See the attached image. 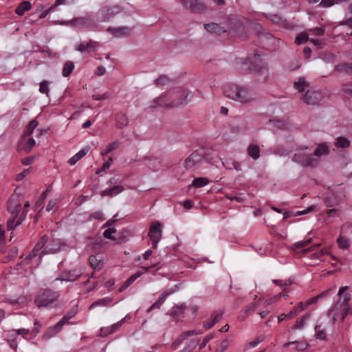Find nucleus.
<instances>
[{
  "label": "nucleus",
  "mask_w": 352,
  "mask_h": 352,
  "mask_svg": "<svg viewBox=\"0 0 352 352\" xmlns=\"http://www.w3.org/2000/svg\"><path fill=\"white\" fill-rule=\"evenodd\" d=\"M188 94V89H168L153 100L151 107H177L187 103Z\"/></svg>",
  "instance_id": "f257e3e1"
},
{
  "label": "nucleus",
  "mask_w": 352,
  "mask_h": 352,
  "mask_svg": "<svg viewBox=\"0 0 352 352\" xmlns=\"http://www.w3.org/2000/svg\"><path fill=\"white\" fill-rule=\"evenodd\" d=\"M347 289V286L340 288L338 294L339 300L328 311V316L332 318L333 322L338 320L343 321L348 315L351 295L348 293L344 294Z\"/></svg>",
  "instance_id": "f03ea898"
},
{
  "label": "nucleus",
  "mask_w": 352,
  "mask_h": 352,
  "mask_svg": "<svg viewBox=\"0 0 352 352\" xmlns=\"http://www.w3.org/2000/svg\"><path fill=\"white\" fill-rule=\"evenodd\" d=\"M58 291L50 288L41 289L34 300V303L38 307L53 306L60 298Z\"/></svg>",
  "instance_id": "7ed1b4c3"
},
{
  "label": "nucleus",
  "mask_w": 352,
  "mask_h": 352,
  "mask_svg": "<svg viewBox=\"0 0 352 352\" xmlns=\"http://www.w3.org/2000/svg\"><path fill=\"white\" fill-rule=\"evenodd\" d=\"M226 97L241 103H247L256 98L253 89H223Z\"/></svg>",
  "instance_id": "20e7f679"
},
{
  "label": "nucleus",
  "mask_w": 352,
  "mask_h": 352,
  "mask_svg": "<svg viewBox=\"0 0 352 352\" xmlns=\"http://www.w3.org/2000/svg\"><path fill=\"white\" fill-rule=\"evenodd\" d=\"M21 208L22 206L19 197L16 195H12L8 202V211L10 214V217L7 222L8 230H13L17 226H15V221L19 217Z\"/></svg>",
  "instance_id": "39448f33"
},
{
  "label": "nucleus",
  "mask_w": 352,
  "mask_h": 352,
  "mask_svg": "<svg viewBox=\"0 0 352 352\" xmlns=\"http://www.w3.org/2000/svg\"><path fill=\"white\" fill-rule=\"evenodd\" d=\"M206 160L209 163L213 164L212 160L206 156L204 149L197 150L192 152L186 160L184 167L187 169L195 168L201 162Z\"/></svg>",
  "instance_id": "423d86ee"
},
{
  "label": "nucleus",
  "mask_w": 352,
  "mask_h": 352,
  "mask_svg": "<svg viewBox=\"0 0 352 352\" xmlns=\"http://www.w3.org/2000/svg\"><path fill=\"white\" fill-rule=\"evenodd\" d=\"M298 97L307 105H315L322 98V93L318 89H298Z\"/></svg>",
  "instance_id": "0eeeda50"
},
{
  "label": "nucleus",
  "mask_w": 352,
  "mask_h": 352,
  "mask_svg": "<svg viewBox=\"0 0 352 352\" xmlns=\"http://www.w3.org/2000/svg\"><path fill=\"white\" fill-rule=\"evenodd\" d=\"M204 27L208 32L221 34L226 31H237L241 27V23L237 20H232L228 23L226 27H221L219 24L214 23L205 24Z\"/></svg>",
  "instance_id": "6e6552de"
},
{
  "label": "nucleus",
  "mask_w": 352,
  "mask_h": 352,
  "mask_svg": "<svg viewBox=\"0 0 352 352\" xmlns=\"http://www.w3.org/2000/svg\"><path fill=\"white\" fill-rule=\"evenodd\" d=\"M292 160L304 167H315L319 162V160L314 157L313 155H308L302 152L295 153Z\"/></svg>",
  "instance_id": "1a4fd4ad"
},
{
  "label": "nucleus",
  "mask_w": 352,
  "mask_h": 352,
  "mask_svg": "<svg viewBox=\"0 0 352 352\" xmlns=\"http://www.w3.org/2000/svg\"><path fill=\"white\" fill-rule=\"evenodd\" d=\"M162 226L159 221H154L151 223L148 236L151 241L152 248L156 249L159 241L162 236Z\"/></svg>",
  "instance_id": "9d476101"
},
{
  "label": "nucleus",
  "mask_w": 352,
  "mask_h": 352,
  "mask_svg": "<svg viewBox=\"0 0 352 352\" xmlns=\"http://www.w3.org/2000/svg\"><path fill=\"white\" fill-rule=\"evenodd\" d=\"M49 236L46 234L43 235L40 240L36 243L34 248L36 250L41 251L43 248V250L40 252L39 259L41 258V256L45 254L49 253H54L56 252L59 247L52 248L50 246V244L45 245L46 243L48 241Z\"/></svg>",
  "instance_id": "9b49d317"
},
{
  "label": "nucleus",
  "mask_w": 352,
  "mask_h": 352,
  "mask_svg": "<svg viewBox=\"0 0 352 352\" xmlns=\"http://www.w3.org/2000/svg\"><path fill=\"white\" fill-rule=\"evenodd\" d=\"M180 78L174 75L169 76L162 74L159 76L155 80V85L157 87H170L176 85Z\"/></svg>",
  "instance_id": "f8f14e48"
},
{
  "label": "nucleus",
  "mask_w": 352,
  "mask_h": 352,
  "mask_svg": "<svg viewBox=\"0 0 352 352\" xmlns=\"http://www.w3.org/2000/svg\"><path fill=\"white\" fill-rule=\"evenodd\" d=\"M81 276V273L76 270H65L62 272L58 278L54 281L60 280L61 282H72L76 280Z\"/></svg>",
  "instance_id": "ddd939ff"
},
{
  "label": "nucleus",
  "mask_w": 352,
  "mask_h": 352,
  "mask_svg": "<svg viewBox=\"0 0 352 352\" xmlns=\"http://www.w3.org/2000/svg\"><path fill=\"white\" fill-rule=\"evenodd\" d=\"M107 31L113 37L122 38L129 36L131 29L125 26L109 27Z\"/></svg>",
  "instance_id": "4468645a"
},
{
  "label": "nucleus",
  "mask_w": 352,
  "mask_h": 352,
  "mask_svg": "<svg viewBox=\"0 0 352 352\" xmlns=\"http://www.w3.org/2000/svg\"><path fill=\"white\" fill-rule=\"evenodd\" d=\"M60 25H67L72 27L82 28H89L91 25V21L88 18H76L72 21H63L60 22Z\"/></svg>",
  "instance_id": "2eb2a0df"
},
{
  "label": "nucleus",
  "mask_w": 352,
  "mask_h": 352,
  "mask_svg": "<svg viewBox=\"0 0 352 352\" xmlns=\"http://www.w3.org/2000/svg\"><path fill=\"white\" fill-rule=\"evenodd\" d=\"M223 311H214L211 315L210 317L204 320L203 322V326L206 329H210L212 328L216 323L221 321L223 318Z\"/></svg>",
  "instance_id": "dca6fc26"
},
{
  "label": "nucleus",
  "mask_w": 352,
  "mask_h": 352,
  "mask_svg": "<svg viewBox=\"0 0 352 352\" xmlns=\"http://www.w3.org/2000/svg\"><path fill=\"white\" fill-rule=\"evenodd\" d=\"M186 309V306L184 305H175L172 307L169 312V315L171 316L176 321L181 320L184 317V311Z\"/></svg>",
  "instance_id": "f3484780"
},
{
  "label": "nucleus",
  "mask_w": 352,
  "mask_h": 352,
  "mask_svg": "<svg viewBox=\"0 0 352 352\" xmlns=\"http://www.w3.org/2000/svg\"><path fill=\"white\" fill-rule=\"evenodd\" d=\"M330 290H331V289H329L322 292L321 294L314 296V298L307 300L305 302H298L296 307L299 308L300 311L305 309L310 305L315 303L318 300V299L326 296L328 294V293L330 292Z\"/></svg>",
  "instance_id": "a211bd4d"
},
{
  "label": "nucleus",
  "mask_w": 352,
  "mask_h": 352,
  "mask_svg": "<svg viewBox=\"0 0 352 352\" xmlns=\"http://www.w3.org/2000/svg\"><path fill=\"white\" fill-rule=\"evenodd\" d=\"M116 126L118 129H122L126 126L129 124V120L126 116L122 113H118L115 115Z\"/></svg>",
  "instance_id": "6ab92c4d"
},
{
  "label": "nucleus",
  "mask_w": 352,
  "mask_h": 352,
  "mask_svg": "<svg viewBox=\"0 0 352 352\" xmlns=\"http://www.w3.org/2000/svg\"><path fill=\"white\" fill-rule=\"evenodd\" d=\"M96 45L92 42H82L77 45L76 50L83 52H92L96 50Z\"/></svg>",
  "instance_id": "aec40b11"
},
{
  "label": "nucleus",
  "mask_w": 352,
  "mask_h": 352,
  "mask_svg": "<svg viewBox=\"0 0 352 352\" xmlns=\"http://www.w3.org/2000/svg\"><path fill=\"white\" fill-rule=\"evenodd\" d=\"M89 151V148H84L78 151L76 155L72 157L69 160L68 163L69 165L73 166L76 164L82 157H83Z\"/></svg>",
  "instance_id": "412c9836"
},
{
  "label": "nucleus",
  "mask_w": 352,
  "mask_h": 352,
  "mask_svg": "<svg viewBox=\"0 0 352 352\" xmlns=\"http://www.w3.org/2000/svg\"><path fill=\"white\" fill-rule=\"evenodd\" d=\"M260 151V148L256 144H250L247 149L248 155L255 160L259 158Z\"/></svg>",
  "instance_id": "4be33fe9"
},
{
  "label": "nucleus",
  "mask_w": 352,
  "mask_h": 352,
  "mask_svg": "<svg viewBox=\"0 0 352 352\" xmlns=\"http://www.w3.org/2000/svg\"><path fill=\"white\" fill-rule=\"evenodd\" d=\"M329 153V148L326 143L320 144L318 146L316 149L314 151L313 154L314 157H320L322 155H326Z\"/></svg>",
  "instance_id": "5701e85b"
},
{
  "label": "nucleus",
  "mask_w": 352,
  "mask_h": 352,
  "mask_svg": "<svg viewBox=\"0 0 352 352\" xmlns=\"http://www.w3.org/2000/svg\"><path fill=\"white\" fill-rule=\"evenodd\" d=\"M350 141L348 138L340 136L335 142V146L337 148H346L350 146Z\"/></svg>",
  "instance_id": "b1692460"
},
{
  "label": "nucleus",
  "mask_w": 352,
  "mask_h": 352,
  "mask_svg": "<svg viewBox=\"0 0 352 352\" xmlns=\"http://www.w3.org/2000/svg\"><path fill=\"white\" fill-rule=\"evenodd\" d=\"M32 6L29 1H23L16 9V13L18 15H23L25 11L29 10Z\"/></svg>",
  "instance_id": "393cba45"
},
{
  "label": "nucleus",
  "mask_w": 352,
  "mask_h": 352,
  "mask_svg": "<svg viewBox=\"0 0 352 352\" xmlns=\"http://www.w3.org/2000/svg\"><path fill=\"white\" fill-rule=\"evenodd\" d=\"M89 263L91 266V267L94 270H100L101 269L100 263L101 259L98 258L97 256L96 255H91L89 257Z\"/></svg>",
  "instance_id": "a878e982"
},
{
  "label": "nucleus",
  "mask_w": 352,
  "mask_h": 352,
  "mask_svg": "<svg viewBox=\"0 0 352 352\" xmlns=\"http://www.w3.org/2000/svg\"><path fill=\"white\" fill-rule=\"evenodd\" d=\"M230 343H231V340L230 338L223 339L221 342L219 346L216 349L214 352H224L225 351H226L228 349Z\"/></svg>",
  "instance_id": "bb28decb"
},
{
  "label": "nucleus",
  "mask_w": 352,
  "mask_h": 352,
  "mask_svg": "<svg viewBox=\"0 0 352 352\" xmlns=\"http://www.w3.org/2000/svg\"><path fill=\"white\" fill-rule=\"evenodd\" d=\"M310 317V314H305L296 321V324L292 327L294 330L302 329L304 327L305 322Z\"/></svg>",
  "instance_id": "cd10ccee"
},
{
  "label": "nucleus",
  "mask_w": 352,
  "mask_h": 352,
  "mask_svg": "<svg viewBox=\"0 0 352 352\" xmlns=\"http://www.w3.org/2000/svg\"><path fill=\"white\" fill-rule=\"evenodd\" d=\"M111 301H112V298L106 297V298H100V299L95 301L94 302H93L91 304V305L90 306V309H91L94 307H96V306H106V305H109L110 302H111Z\"/></svg>",
  "instance_id": "c85d7f7f"
},
{
  "label": "nucleus",
  "mask_w": 352,
  "mask_h": 352,
  "mask_svg": "<svg viewBox=\"0 0 352 352\" xmlns=\"http://www.w3.org/2000/svg\"><path fill=\"white\" fill-rule=\"evenodd\" d=\"M38 121L35 119L30 121L28 125L27 126L25 131H24L23 135H30L32 133L34 129L38 126Z\"/></svg>",
  "instance_id": "c756f323"
},
{
  "label": "nucleus",
  "mask_w": 352,
  "mask_h": 352,
  "mask_svg": "<svg viewBox=\"0 0 352 352\" xmlns=\"http://www.w3.org/2000/svg\"><path fill=\"white\" fill-rule=\"evenodd\" d=\"M291 344H295L296 346V349L297 351H305L308 344L306 343V342H298L297 341H294V342H287V343H285L283 346L284 347H287L288 346L291 345Z\"/></svg>",
  "instance_id": "7c9ffc66"
},
{
  "label": "nucleus",
  "mask_w": 352,
  "mask_h": 352,
  "mask_svg": "<svg viewBox=\"0 0 352 352\" xmlns=\"http://www.w3.org/2000/svg\"><path fill=\"white\" fill-rule=\"evenodd\" d=\"M209 180L206 177H197L192 182V185L196 188L204 187L207 185Z\"/></svg>",
  "instance_id": "2f4dec72"
},
{
  "label": "nucleus",
  "mask_w": 352,
  "mask_h": 352,
  "mask_svg": "<svg viewBox=\"0 0 352 352\" xmlns=\"http://www.w3.org/2000/svg\"><path fill=\"white\" fill-rule=\"evenodd\" d=\"M29 207H30V204L28 201H26L24 205L21 214L20 215L18 220L16 221L15 226H19V225L21 224L22 222L24 221V219L28 214Z\"/></svg>",
  "instance_id": "473e14b6"
},
{
  "label": "nucleus",
  "mask_w": 352,
  "mask_h": 352,
  "mask_svg": "<svg viewBox=\"0 0 352 352\" xmlns=\"http://www.w3.org/2000/svg\"><path fill=\"white\" fill-rule=\"evenodd\" d=\"M102 14L104 15L105 19H108L111 16L113 15L116 13L119 12V8L118 7H112L109 8H104L102 10Z\"/></svg>",
  "instance_id": "72a5a7b5"
},
{
  "label": "nucleus",
  "mask_w": 352,
  "mask_h": 352,
  "mask_svg": "<svg viewBox=\"0 0 352 352\" xmlns=\"http://www.w3.org/2000/svg\"><path fill=\"white\" fill-rule=\"evenodd\" d=\"M59 331H60V330H58V327H55V324L52 326V327H50L46 332L44 333L43 336L48 339V338H50L52 337H53L54 336H55L56 333H58Z\"/></svg>",
  "instance_id": "f704fd0d"
},
{
  "label": "nucleus",
  "mask_w": 352,
  "mask_h": 352,
  "mask_svg": "<svg viewBox=\"0 0 352 352\" xmlns=\"http://www.w3.org/2000/svg\"><path fill=\"white\" fill-rule=\"evenodd\" d=\"M310 86V83L304 77L299 78L295 82V88H305Z\"/></svg>",
  "instance_id": "c9c22d12"
},
{
  "label": "nucleus",
  "mask_w": 352,
  "mask_h": 352,
  "mask_svg": "<svg viewBox=\"0 0 352 352\" xmlns=\"http://www.w3.org/2000/svg\"><path fill=\"white\" fill-rule=\"evenodd\" d=\"M186 339H187V337L184 332L182 333L177 338L176 340L172 343L171 347L173 350H175L178 348L179 345Z\"/></svg>",
  "instance_id": "e433bc0d"
},
{
  "label": "nucleus",
  "mask_w": 352,
  "mask_h": 352,
  "mask_svg": "<svg viewBox=\"0 0 352 352\" xmlns=\"http://www.w3.org/2000/svg\"><path fill=\"white\" fill-rule=\"evenodd\" d=\"M74 68V65L72 62H67L65 64L63 69V75L64 76H68Z\"/></svg>",
  "instance_id": "4c0bfd02"
},
{
  "label": "nucleus",
  "mask_w": 352,
  "mask_h": 352,
  "mask_svg": "<svg viewBox=\"0 0 352 352\" xmlns=\"http://www.w3.org/2000/svg\"><path fill=\"white\" fill-rule=\"evenodd\" d=\"M311 239H308L302 241L296 242L293 245V249L298 250V249L305 248L308 245H309L311 243Z\"/></svg>",
  "instance_id": "58836bf2"
},
{
  "label": "nucleus",
  "mask_w": 352,
  "mask_h": 352,
  "mask_svg": "<svg viewBox=\"0 0 352 352\" xmlns=\"http://www.w3.org/2000/svg\"><path fill=\"white\" fill-rule=\"evenodd\" d=\"M308 38L309 36L307 35V33L301 32L297 35L295 42L296 44L300 45L307 42L308 41Z\"/></svg>",
  "instance_id": "ea45409f"
},
{
  "label": "nucleus",
  "mask_w": 352,
  "mask_h": 352,
  "mask_svg": "<svg viewBox=\"0 0 352 352\" xmlns=\"http://www.w3.org/2000/svg\"><path fill=\"white\" fill-rule=\"evenodd\" d=\"M160 264V263H155V264H153L151 266H149V267H145V266H142L141 267L142 270L143 271H138L136 272L133 275L135 276L136 279H138V278H140L144 273H146L147 272L149 271L150 269L153 268V267H157L158 265Z\"/></svg>",
  "instance_id": "a19ab883"
},
{
  "label": "nucleus",
  "mask_w": 352,
  "mask_h": 352,
  "mask_svg": "<svg viewBox=\"0 0 352 352\" xmlns=\"http://www.w3.org/2000/svg\"><path fill=\"white\" fill-rule=\"evenodd\" d=\"M35 140L34 138H29L27 142H25L23 150L25 151L26 153H28L32 150V147L35 145Z\"/></svg>",
  "instance_id": "79ce46f5"
},
{
  "label": "nucleus",
  "mask_w": 352,
  "mask_h": 352,
  "mask_svg": "<svg viewBox=\"0 0 352 352\" xmlns=\"http://www.w3.org/2000/svg\"><path fill=\"white\" fill-rule=\"evenodd\" d=\"M116 232V230L115 228H108L104 231L103 236L106 239L116 241V238L112 235V234Z\"/></svg>",
  "instance_id": "37998d69"
},
{
  "label": "nucleus",
  "mask_w": 352,
  "mask_h": 352,
  "mask_svg": "<svg viewBox=\"0 0 352 352\" xmlns=\"http://www.w3.org/2000/svg\"><path fill=\"white\" fill-rule=\"evenodd\" d=\"M93 219H97L100 221L104 220V218L103 217L102 212L101 211H96L89 214V217L88 218L89 221H91Z\"/></svg>",
  "instance_id": "c03bdc74"
},
{
  "label": "nucleus",
  "mask_w": 352,
  "mask_h": 352,
  "mask_svg": "<svg viewBox=\"0 0 352 352\" xmlns=\"http://www.w3.org/2000/svg\"><path fill=\"white\" fill-rule=\"evenodd\" d=\"M338 246L341 249H346L349 246V242L347 239L344 237H339L337 239Z\"/></svg>",
  "instance_id": "a18cd8bd"
},
{
  "label": "nucleus",
  "mask_w": 352,
  "mask_h": 352,
  "mask_svg": "<svg viewBox=\"0 0 352 352\" xmlns=\"http://www.w3.org/2000/svg\"><path fill=\"white\" fill-rule=\"evenodd\" d=\"M124 187L122 185H117L112 188H110L111 197L117 195L124 190Z\"/></svg>",
  "instance_id": "49530a36"
},
{
  "label": "nucleus",
  "mask_w": 352,
  "mask_h": 352,
  "mask_svg": "<svg viewBox=\"0 0 352 352\" xmlns=\"http://www.w3.org/2000/svg\"><path fill=\"white\" fill-rule=\"evenodd\" d=\"M320 325H316L315 327L316 338L319 339V340H325L326 333H325L324 331H323V330H318V329H320Z\"/></svg>",
  "instance_id": "de8ad7c7"
},
{
  "label": "nucleus",
  "mask_w": 352,
  "mask_h": 352,
  "mask_svg": "<svg viewBox=\"0 0 352 352\" xmlns=\"http://www.w3.org/2000/svg\"><path fill=\"white\" fill-rule=\"evenodd\" d=\"M69 318L66 316H63V317L55 324V327H58V330H61L63 327L69 323Z\"/></svg>",
  "instance_id": "09e8293b"
},
{
  "label": "nucleus",
  "mask_w": 352,
  "mask_h": 352,
  "mask_svg": "<svg viewBox=\"0 0 352 352\" xmlns=\"http://www.w3.org/2000/svg\"><path fill=\"white\" fill-rule=\"evenodd\" d=\"M38 254H40V251L36 250V248H34L33 250L25 257L24 261L26 262V263H28L29 261L35 258Z\"/></svg>",
  "instance_id": "8fccbe9b"
},
{
  "label": "nucleus",
  "mask_w": 352,
  "mask_h": 352,
  "mask_svg": "<svg viewBox=\"0 0 352 352\" xmlns=\"http://www.w3.org/2000/svg\"><path fill=\"white\" fill-rule=\"evenodd\" d=\"M38 254H40V251L36 250V248H34L33 250L25 257L24 261L26 262V263H28L29 261L35 258Z\"/></svg>",
  "instance_id": "3c124183"
},
{
  "label": "nucleus",
  "mask_w": 352,
  "mask_h": 352,
  "mask_svg": "<svg viewBox=\"0 0 352 352\" xmlns=\"http://www.w3.org/2000/svg\"><path fill=\"white\" fill-rule=\"evenodd\" d=\"M38 254H40V251L36 250V248H34L33 250L25 257L24 261L26 262V263H28L29 261L35 258Z\"/></svg>",
  "instance_id": "603ef678"
},
{
  "label": "nucleus",
  "mask_w": 352,
  "mask_h": 352,
  "mask_svg": "<svg viewBox=\"0 0 352 352\" xmlns=\"http://www.w3.org/2000/svg\"><path fill=\"white\" fill-rule=\"evenodd\" d=\"M38 254H40V251L36 250V248H34L33 250L25 257L24 261L26 262V263H28L29 261L35 258Z\"/></svg>",
  "instance_id": "864d4df0"
},
{
  "label": "nucleus",
  "mask_w": 352,
  "mask_h": 352,
  "mask_svg": "<svg viewBox=\"0 0 352 352\" xmlns=\"http://www.w3.org/2000/svg\"><path fill=\"white\" fill-rule=\"evenodd\" d=\"M19 250L16 247H12L9 250L8 256L10 259H13L18 255Z\"/></svg>",
  "instance_id": "5fc2aeb1"
},
{
  "label": "nucleus",
  "mask_w": 352,
  "mask_h": 352,
  "mask_svg": "<svg viewBox=\"0 0 352 352\" xmlns=\"http://www.w3.org/2000/svg\"><path fill=\"white\" fill-rule=\"evenodd\" d=\"M120 142L119 141H114V142H112L111 143H109L107 147V150L109 151L110 152L117 149L119 146H120Z\"/></svg>",
  "instance_id": "6e6d98bb"
},
{
  "label": "nucleus",
  "mask_w": 352,
  "mask_h": 352,
  "mask_svg": "<svg viewBox=\"0 0 352 352\" xmlns=\"http://www.w3.org/2000/svg\"><path fill=\"white\" fill-rule=\"evenodd\" d=\"M112 161V158L109 157V160L102 164L101 168L98 171H97L96 173H99L102 171L105 170L106 169H108L111 165Z\"/></svg>",
  "instance_id": "4d7b16f0"
},
{
  "label": "nucleus",
  "mask_w": 352,
  "mask_h": 352,
  "mask_svg": "<svg viewBox=\"0 0 352 352\" xmlns=\"http://www.w3.org/2000/svg\"><path fill=\"white\" fill-rule=\"evenodd\" d=\"M315 208H316V206L313 205V206H309L306 210H299L296 213L295 216H300V215L306 214L309 213V212L313 211L315 209Z\"/></svg>",
  "instance_id": "13d9d810"
},
{
  "label": "nucleus",
  "mask_w": 352,
  "mask_h": 352,
  "mask_svg": "<svg viewBox=\"0 0 352 352\" xmlns=\"http://www.w3.org/2000/svg\"><path fill=\"white\" fill-rule=\"evenodd\" d=\"M170 296V294L168 293L166 289L159 296L157 301L162 305L164 301L166 300V298Z\"/></svg>",
  "instance_id": "bf43d9fd"
},
{
  "label": "nucleus",
  "mask_w": 352,
  "mask_h": 352,
  "mask_svg": "<svg viewBox=\"0 0 352 352\" xmlns=\"http://www.w3.org/2000/svg\"><path fill=\"white\" fill-rule=\"evenodd\" d=\"M256 303H252L245 307V312L247 315H250L253 313L256 309Z\"/></svg>",
  "instance_id": "052dcab7"
},
{
  "label": "nucleus",
  "mask_w": 352,
  "mask_h": 352,
  "mask_svg": "<svg viewBox=\"0 0 352 352\" xmlns=\"http://www.w3.org/2000/svg\"><path fill=\"white\" fill-rule=\"evenodd\" d=\"M30 173V168L25 169L21 173L16 175V180L21 181L27 175Z\"/></svg>",
  "instance_id": "680f3d73"
},
{
  "label": "nucleus",
  "mask_w": 352,
  "mask_h": 352,
  "mask_svg": "<svg viewBox=\"0 0 352 352\" xmlns=\"http://www.w3.org/2000/svg\"><path fill=\"white\" fill-rule=\"evenodd\" d=\"M300 312L298 307H294L287 314V319H292L295 317Z\"/></svg>",
  "instance_id": "e2e57ef3"
},
{
  "label": "nucleus",
  "mask_w": 352,
  "mask_h": 352,
  "mask_svg": "<svg viewBox=\"0 0 352 352\" xmlns=\"http://www.w3.org/2000/svg\"><path fill=\"white\" fill-rule=\"evenodd\" d=\"M213 338V334H209V335H207L206 336L204 339H203V341H202V343H201V345L200 346V349H202L206 344L207 343Z\"/></svg>",
  "instance_id": "0e129e2a"
},
{
  "label": "nucleus",
  "mask_w": 352,
  "mask_h": 352,
  "mask_svg": "<svg viewBox=\"0 0 352 352\" xmlns=\"http://www.w3.org/2000/svg\"><path fill=\"white\" fill-rule=\"evenodd\" d=\"M227 198L230 201H235L239 203H242L245 200V198L241 196H227Z\"/></svg>",
  "instance_id": "69168bd1"
},
{
  "label": "nucleus",
  "mask_w": 352,
  "mask_h": 352,
  "mask_svg": "<svg viewBox=\"0 0 352 352\" xmlns=\"http://www.w3.org/2000/svg\"><path fill=\"white\" fill-rule=\"evenodd\" d=\"M109 97V95L107 94V93L102 94V95H99V94H97V95L94 94L93 95V98L96 100H105V99H107Z\"/></svg>",
  "instance_id": "338daca9"
},
{
  "label": "nucleus",
  "mask_w": 352,
  "mask_h": 352,
  "mask_svg": "<svg viewBox=\"0 0 352 352\" xmlns=\"http://www.w3.org/2000/svg\"><path fill=\"white\" fill-rule=\"evenodd\" d=\"M262 340H261L259 338H256L254 340L249 342L247 346H248L250 348H254Z\"/></svg>",
  "instance_id": "774afa93"
}]
</instances>
